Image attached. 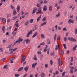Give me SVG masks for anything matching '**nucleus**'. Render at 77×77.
<instances>
[{
  "label": "nucleus",
  "mask_w": 77,
  "mask_h": 77,
  "mask_svg": "<svg viewBox=\"0 0 77 77\" xmlns=\"http://www.w3.org/2000/svg\"><path fill=\"white\" fill-rule=\"evenodd\" d=\"M24 43L26 42V44H30V40L28 39H26L24 40Z\"/></svg>",
  "instance_id": "f257e3e1"
},
{
  "label": "nucleus",
  "mask_w": 77,
  "mask_h": 77,
  "mask_svg": "<svg viewBox=\"0 0 77 77\" xmlns=\"http://www.w3.org/2000/svg\"><path fill=\"white\" fill-rule=\"evenodd\" d=\"M37 11V8H35L34 10L32 11V14H34Z\"/></svg>",
  "instance_id": "f03ea898"
},
{
  "label": "nucleus",
  "mask_w": 77,
  "mask_h": 77,
  "mask_svg": "<svg viewBox=\"0 0 77 77\" xmlns=\"http://www.w3.org/2000/svg\"><path fill=\"white\" fill-rule=\"evenodd\" d=\"M17 12H20V7L19 5H18L17 7Z\"/></svg>",
  "instance_id": "7ed1b4c3"
},
{
  "label": "nucleus",
  "mask_w": 77,
  "mask_h": 77,
  "mask_svg": "<svg viewBox=\"0 0 77 77\" xmlns=\"http://www.w3.org/2000/svg\"><path fill=\"white\" fill-rule=\"evenodd\" d=\"M37 65V63H35L32 64V68H35V67H36V66Z\"/></svg>",
  "instance_id": "20e7f679"
},
{
  "label": "nucleus",
  "mask_w": 77,
  "mask_h": 77,
  "mask_svg": "<svg viewBox=\"0 0 77 77\" xmlns=\"http://www.w3.org/2000/svg\"><path fill=\"white\" fill-rule=\"evenodd\" d=\"M47 9V6H45L43 9V11H45Z\"/></svg>",
  "instance_id": "39448f33"
},
{
  "label": "nucleus",
  "mask_w": 77,
  "mask_h": 77,
  "mask_svg": "<svg viewBox=\"0 0 77 77\" xmlns=\"http://www.w3.org/2000/svg\"><path fill=\"white\" fill-rule=\"evenodd\" d=\"M59 54H61V55H63L64 54V53H63V50H61L59 51Z\"/></svg>",
  "instance_id": "423d86ee"
},
{
  "label": "nucleus",
  "mask_w": 77,
  "mask_h": 77,
  "mask_svg": "<svg viewBox=\"0 0 77 77\" xmlns=\"http://www.w3.org/2000/svg\"><path fill=\"white\" fill-rule=\"evenodd\" d=\"M40 35L41 37V38L42 39H44L45 38V36L43 34H41Z\"/></svg>",
  "instance_id": "0eeeda50"
},
{
  "label": "nucleus",
  "mask_w": 77,
  "mask_h": 77,
  "mask_svg": "<svg viewBox=\"0 0 77 77\" xmlns=\"http://www.w3.org/2000/svg\"><path fill=\"white\" fill-rule=\"evenodd\" d=\"M42 12L41 11V9H39L38 10V11L37 12V14H42Z\"/></svg>",
  "instance_id": "6e6552de"
},
{
  "label": "nucleus",
  "mask_w": 77,
  "mask_h": 77,
  "mask_svg": "<svg viewBox=\"0 0 77 77\" xmlns=\"http://www.w3.org/2000/svg\"><path fill=\"white\" fill-rule=\"evenodd\" d=\"M38 35V32H35L32 36V38H35V36H37Z\"/></svg>",
  "instance_id": "1a4fd4ad"
},
{
  "label": "nucleus",
  "mask_w": 77,
  "mask_h": 77,
  "mask_svg": "<svg viewBox=\"0 0 77 77\" xmlns=\"http://www.w3.org/2000/svg\"><path fill=\"white\" fill-rule=\"evenodd\" d=\"M41 17H42V16L41 15H40L39 17H38L37 19V22H38V21H39V20H40V19L41 18Z\"/></svg>",
  "instance_id": "9d476101"
},
{
  "label": "nucleus",
  "mask_w": 77,
  "mask_h": 77,
  "mask_svg": "<svg viewBox=\"0 0 77 77\" xmlns=\"http://www.w3.org/2000/svg\"><path fill=\"white\" fill-rule=\"evenodd\" d=\"M29 66H26L24 68V69L25 71H26V72H27Z\"/></svg>",
  "instance_id": "9b49d317"
},
{
  "label": "nucleus",
  "mask_w": 77,
  "mask_h": 77,
  "mask_svg": "<svg viewBox=\"0 0 77 77\" xmlns=\"http://www.w3.org/2000/svg\"><path fill=\"white\" fill-rule=\"evenodd\" d=\"M71 41H72V42H76L77 41H76V40L74 38L72 37L71 38Z\"/></svg>",
  "instance_id": "f8f14e48"
},
{
  "label": "nucleus",
  "mask_w": 77,
  "mask_h": 77,
  "mask_svg": "<svg viewBox=\"0 0 77 77\" xmlns=\"http://www.w3.org/2000/svg\"><path fill=\"white\" fill-rule=\"evenodd\" d=\"M46 24H47V21L42 23V24L41 25V26H44V25H45Z\"/></svg>",
  "instance_id": "ddd939ff"
},
{
  "label": "nucleus",
  "mask_w": 77,
  "mask_h": 77,
  "mask_svg": "<svg viewBox=\"0 0 77 77\" xmlns=\"http://www.w3.org/2000/svg\"><path fill=\"white\" fill-rule=\"evenodd\" d=\"M40 75L41 77H45V74L44 73H43V72H42L41 73Z\"/></svg>",
  "instance_id": "4468645a"
},
{
  "label": "nucleus",
  "mask_w": 77,
  "mask_h": 77,
  "mask_svg": "<svg viewBox=\"0 0 77 77\" xmlns=\"http://www.w3.org/2000/svg\"><path fill=\"white\" fill-rule=\"evenodd\" d=\"M2 30L4 32H5V26H3L2 27Z\"/></svg>",
  "instance_id": "2eb2a0df"
},
{
  "label": "nucleus",
  "mask_w": 77,
  "mask_h": 77,
  "mask_svg": "<svg viewBox=\"0 0 77 77\" xmlns=\"http://www.w3.org/2000/svg\"><path fill=\"white\" fill-rule=\"evenodd\" d=\"M58 48H59V45L58 44L56 45V48H55V50H58Z\"/></svg>",
  "instance_id": "dca6fc26"
},
{
  "label": "nucleus",
  "mask_w": 77,
  "mask_h": 77,
  "mask_svg": "<svg viewBox=\"0 0 77 77\" xmlns=\"http://www.w3.org/2000/svg\"><path fill=\"white\" fill-rule=\"evenodd\" d=\"M2 21L3 23H5L6 22V19H5V18H2Z\"/></svg>",
  "instance_id": "f3484780"
},
{
  "label": "nucleus",
  "mask_w": 77,
  "mask_h": 77,
  "mask_svg": "<svg viewBox=\"0 0 77 77\" xmlns=\"http://www.w3.org/2000/svg\"><path fill=\"white\" fill-rule=\"evenodd\" d=\"M21 58L22 60H25V57L24 55H22Z\"/></svg>",
  "instance_id": "a211bd4d"
},
{
  "label": "nucleus",
  "mask_w": 77,
  "mask_h": 77,
  "mask_svg": "<svg viewBox=\"0 0 77 77\" xmlns=\"http://www.w3.org/2000/svg\"><path fill=\"white\" fill-rule=\"evenodd\" d=\"M71 68L72 69L70 70V72L71 74H73V72H74L73 71V67H71Z\"/></svg>",
  "instance_id": "6ab92c4d"
},
{
  "label": "nucleus",
  "mask_w": 77,
  "mask_h": 77,
  "mask_svg": "<svg viewBox=\"0 0 77 77\" xmlns=\"http://www.w3.org/2000/svg\"><path fill=\"white\" fill-rule=\"evenodd\" d=\"M48 47V46L47 45H46V47L45 48V49L43 51L44 52H46V51H47V48Z\"/></svg>",
  "instance_id": "aec40b11"
},
{
  "label": "nucleus",
  "mask_w": 77,
  "mask_h": 77,
  "mask_svg": "<svg viewBox=\"0 0 77 77\" xmlns=\"http://www.w3.org/2000/svg\"><path fill=\"white\" fill-rule=\"evenodd\" d=\"M32 33H33V31L32 30H30L29 32H28V33L29 34V35H32Z\"/></svg>",
  "instance_id": "412c9836"
},
{
  "label": "nucleus",
  "mask_w": 77,
  "mask_h": 77,
  "mask_svg": "<svg viewBox=\"0 0 77 77\" xmlns=\"http://www.w3.org/2000/svg\"><path fill=\"white\" fill-rule=\"evenodd\" d=\"M33 59L34 60H37V58L36 57V55L34 56Z\"/></svg>",
  "instance_id": "4be33fe9"
},
{
  "label": "nucleus",
  "mask_w": 77,
  "mask_h": 77,
  "mask_svg": "<svg viewBox=\"0 0 77 77\" xmlns=\"http://www.w3.org/2000/svg\"><path fill=\"white\" fill-rule=\"evenodd\" d=\"M60 12H58V14L56 15L55 16L57 18H58L59 17H60Z\"/></svg>",
  "instance_id": "5701e85b"
},
{
  "label": "nucleus",
  "mask_w": 77,
  "mask_h": 77,
  "mask_svg": "<svg viewBox=\"0 0 77 77\" xmlns=\"http://www.w3.org/2000/svg\"><path fill=\"white\" fill-rule=\"evenodd\" d=\"M23 69V67H22L18 69V71H20L21 70Z\"/></svg>",
  "instance_id": "b1692460"
},
{
  "label": "nucleus",
  "mask_w": 77,
  "mask_h": 77,
  "mask_svg": "<svg viewBox=\"0 0 77 77\" xmlns=\"http://www.w3.org/2000/svg\"><path fill=\"white\" fill-rule=\"evenodd\" d=\"M17 14V11L15 10H14L13 11V15H15V14Z\"/></svg>",
  "instance_id": "393cba45"
},
{
  "label": "nucleus",
  "mask_w": 77,
  "mask_h": 77,
  "mask_svg": "<svg viewBox=\"0 0 77 77\" xmlns=\"http://www.w3.org/2000/svg\"><path fill=\"white\" fill-rule=\"evenodd\" d=\"M50 62L51 66H52V65H53V60H51Z\"/></svg>",
  "instance_id": "a878e982"
},
{
  "label": "nucleus",
  "mask_w": 77,
  "mask_h": 77,
  "mask_svg": "<svg viewBox=\"0 0 77 77\" xmlns=\"http://www.w3.org/2000/svg\"><path fill=\"white\" fill-rule=\"evenodd\" d=\"M59 63L60 66H61L62 65V61H61L60 62H59Z\"/></svg>",
  "instance_id": "bb28decb"
},
{
  "label": "nucleus",
  "mask_w": 77,
  "mask_h": 77,
  "mask_svg": "<svg viewBox=\"0 0 77 77\" xmlns=\"http://www.w3.org/2000/svg\"><path fill=\"white\" fill-rule=\"evenodd\" d=\"M51 55L52 56H53L54 55V52H52L51 53Z\"/></svg>",
  "instance_id": "cd10ccee"
},
{
  "label": "nucleus",
  "mask_w": 77,
  "mask_h": 77,
  "mask_svg": "<svg viewBox=\"0 0 77 77\" xmlns=\"http://www.w3.org/2000/svg\"><path fill=\"white\" fill-rule=\"evenodd\" d=\"M29 21H27L25 23V26H27V24H29Z\"/></svg>",
  "instance_id": "c85d7f7f"
},
{
  "label": "nucleus",
  "mask_w": 77,
  "mask_h": 77,
  "mask_svg": "<svg viewBox=\"0 0 77 77\" xmlns=\"http://www.w3.org/2000/svg\"><path fill=\"white\" fill-rule=\"evenodd\" d=\"M52 6H51L49 7V10L50 11H52Z\"/></svg>",
  "instance_id": "c756f323"
},
{
  "label": "nucleus",
  "mask_w": 77,
  "mask_h": 77,
  "mask_svg": "<svg viewBox=\"0 0 77 77\" xmlns=\"http://www.w3.org/2000/svg\"><path fill=\"white\" fill-rule=\"evenodd\" d=\"M57 36V34H55L54 35V41H55L56 40V36Z\"/></svg>",
  "instance_id": "7c9ffc66"
},
{
  "label": "nucleus",
  "mask_w": 77,
  "mask_h": 77,
  "mask_svg": "<svg viewBox=\"0 0 77 77\" xmlns=\"http://www.w3.org/2000/svg\"><path fill=\"white\" fill-rule=\"evenodd\" d=\"M12 33L14 36H15L16 35V32L14 31L12 32Z\"/></svg>",
  "instance_id": "2f4dec72"
},
{
  "label": "nucleus",
  "mask_w": 77,
  "mask_h": 77,
  "mask_svg": "<svg viewBox=\"0 0 77 77\" xmlns=\"http://www.w3.org/2000/svg\"><path fill=\"white\" fill-rule=\"evenodd\" d=\"M23 39L21 38H19L18 39V41L20 42H22L23 41Z\"/></svg>",
  "instance_id": "473e14b6"
},
{
  "label": "nucleus",
  "mask_w": 77,
  "mask_h": 77,
  "mask_svg": "<svg viewBox=\"0 0 77 77\" xmlns=\"http://www.w3.org/2000/svg\"><path fill=\"white\" fill-rule=\"evenodd\" d=\"M66 73V72L64 71L62 73V76H64L65 75V73Z\"/></svg>",
  "instance_id": "72a5a7b5"
},
{
  "label": "nucleus",
  "mask_w": 77,
  "mask_h": 77,
  "mask_svg": "<svg viewBox=\"0 0 77 77\" xmlns=\"http://www.w3.org/2000/svg\"><path fill=\"white\" fill-rule=\"evenodd\" d=\"M46 20V17H45L42 19V21L43 22L45 21Z\"/></svg>",
  "instance_id": "f704fd0d"
},
{
  "label": "nucleus",
  "mask_w": 77,
  "mask_h": 77,
  "mask_svg": "<svg viewBox=\"0 0 77 77\" xmlns=\"http://www.w3.org/2000/svg\"><path fill=\"white\" fill-rule=\"evenodd\" d=\"M75 34H77V28H76L75 29Z\"/></svg>",
  "instance_id": "c9c22d12"
},
{
  "label": "nucleus",
  "mask_w": 77,
  "mask_h": 77,
  "mask_svg": "<svg viewBox=\"0 0 77 77\" xmlns=\"http://www.w3.org/2000/svg\"><path fill=\"white\" fill-rule=\"evenodd\" d=\"M33 21V19H31L30 20V23H32Z\"/></svg>",
  "instance_id": "e433bc0d"
},
{
  "label": "nucleus",
  "mask_w": 77,
  "mask_h": 77,
  "mask_svg": "<svg viewBox=\"0 0 77 77\" xmlns=\"http://www.w3.org/2000/svg\"><path fill=\"white\" fill-rule=\"evenodd\" d=\"M11 46H12V44H11L9 45L8 47H7V48H9L11 47Z\"/></svg>",
  "instance_id": "4c0bfd02"
},
{
  "label": "nucleus",
  "mask_w": 77,
  "mask_h": 77,
  "mask_svg": "<svg viewBox=\"0 0 77 77\" xmlns=\"http://www.w3.org/2000/svg\"><path fill=\"white\" fill-rule=\"evenodd\" d=\"M63 46L64 48L65 49H66V44H63Z\"/></svg>",
  "instance_id": "58836bf2"
},
{
  "label": "nucleus",
  "mask_w": 77,
  "mask_h": 77,
  "mask_svg": "<svg viewBox=\"0 0 77 77\" xmlns=\"http://www.w3.org/2000/svg\"><path fill=\"white\" fill-rule=\"evenodd\" d=\"M15 26H16V27H19V26L18 25V23H16L15 24Z\"/></svg>",
  "instance_id": "ea45409f"
},
{
  "label": "nucleus",
  "mask_w": 77,
  "mask_h": 77,
  "mask_svg": "<svg viewBox=\"0 0 77 77\" xmlns=\"http://www.w3.org/2000/svg\"><path fill=\"white\" fill-rule=\"evenodd\" d=\"M29 36H30V34L28 32V33L27 34L26 37L27 38H29Z\"/></svg>",
  "instance_id": "a19ab883"
},
{
  "label": "nucleus",
  "mask_w": 77,
  "mask_h": 77,
  "mask_svg": "<svg viewBox=\"0 0 77 77\" xmlns=\"http://www.w3.org/2000/svg\"><path fill=\"white\" fill-rule=\"evenodd\" d=\"M15 77H18L20 76V75L18 74H16L15 75Z\"/></svg>",
  "instance_id": "79ce46f5"
},
{
  "label": "nucleus",
  "mask_w": 77,
  "mask_h": 77,
  "mask_svg": "<svg viewBox=\"0 0 77 77\" xmlns=\"http://www.w3.org/2000/svg\"><path fill=\"white\" fill-rule=\"evenodd\" d=\"M11 9H14L15 8L14 7H13V6H12V5H11Z\"/></svg>",
  "instance_id": "37998d69"
},
{
  "label": "nucleus",
  "mask_w": 77,
  "mask_h": 77,
  "mask_svg": "<svg viewBox=\"0 0 77 77\" xmlns=\"http://www.w3.org/2000/svg\"><path fill=\"white\" fill-rule=\"evenodd\" d=\"M45 45V42H42V43H41V44H40V45Z\"/></svg>",
  "instance_id": "c03bdc74"
},
{
  "label": "nucleus",
  "mask_w": 77,
  "mask_h": 77,
  "mask_svg": "<svg viewBox=\"0 0 77 77\" xmlns=\"http://www.w3.org/2000/svg\"><path fill=\"white\" fill-rule=\"evenodd\" d=\"M37 54H41V51H38Z\"/></svg>",
  "instance_id": "a18cd8bd"
},
{
  "label": "nucleus",
  "mask_w": 77,
  "mask_h": 77,
  "mask_svg": "<svg viewBox=\"0 0 77 77\" xmlns=\"http://www.w3.org/2000/svg\"><path fill=\"white\" fill-rule=\"evenodd\" d=\"M73 60H74V59H73V57H72L71 58V61L72 62V61H73Z\"/></svg>",
  "instance_id": "49530a36"
},
{
  "label": "nucleus",
  "mask_w": 77,
  "mask_h": 77,
  "mask_svg": "<svg viewBox=\"0 0 77 77\" xmlns=\"http://www.w3.org/2000/svg\"><path fill=\"white\" fill-rule=\"evenodd\" d=\"M57 40H60V36H58L57 37Z\"/></svg>",
  "instance_id": "de8ad7c7"
},
{
  "label": "nucleus",
  "mask_w": 77,
  "mask_h": 77,
  "mask_svg": "<svg viewBox=\"0 0 77 77\" xmlns=\"http://www.w3.org/2000/svg\"><path fill=\"white\" fill-rule=\"evenodd\" d=\"M71 23V19H70V20H69L68 21V23L69 24H70Z\"/></svg>",
  "instance_id": "09e8293b"
},
{
  "label": "nucleus",
  "mask_w": 77,
  "mask_h": 77,
  "mask_svg": "<svg viewBox=\"0 0 77 77\" xmlns=\"http://www.w3.org/2000/svg\"><path fill=\"white\" fill-rule=\"evenodd\" d=\"M17 17L15 16L14 17H13V20H15V19H17Z\"/></svg>",
  "instance_id": "8fccbe9b"
},
{
  "label": "nucleus",
  "mask_w": 77,
  "mask_h": 77,
  "mask_svg": "<svg viewBox=\"0 0 77 77\" xmlns=\"http://www.w3.org/2000/svg\"><path fill=\"white\" fill-rule=\"evenodd\" d=\"M6 59V57L2 59V61H4V60H5Z\"/></svg>",
  "instance_id": "3c124183"
},
{
  "label": "nucleus",
  "mask_w": 77,
  "mask_h": 77,
  "mask_svg": "<svg viewBox=\"0 0 77 77\" xmlns=\"http://www.w3.org/2000/svg\"><path fill=\"white\" fill-rule=\"evenodd\" d=\"M11 15V14H8V16H7V18H9L10 17Z\"/></svg>",
  "instance_id": "603ef678"
},
{
  "label": "nucleus",
  "mask_w": 77,
  "mask_h": 77,
  "mask_svg": "<svg viewBox=\"0 0 77 77\" xmlns=\"http://www.w3.org/2000/svg\"><path fill=\"white\" fill-rule=\"evenodd\" d=\"M18 40H17L16 42H14V45H15V44H16L17 43H18Z\"/></svg>",
  "instance_id": "864d4df0"
},
{
  "label": "nucleus",
  "mask_w": 77,
  "mask_h": 77,
  "mask_svg": "<svg viewBox=\"0 0 77 77\" xmlns=\"http://www.w3.org/2000/svg\"><path fill=\"white\" fill-rule=\"evenodd\" d=\"M10 21H11V19H8L7 20V23H9V22H10Z\"/></svg>",
  "instance_id": "5fc2aeb1"
},
{
  "label": "nucleus",
  "mask_w": 77,
  "mask_h": 77,
  "mask_svg": "<svg viewBox=\"0 0 77 77\" xmlns=\"http://www.w3.org/2000/svg\"><path fill=\"white\" fill-rule=\"evenodd\" d=\"M63 31H66V27L64 28L63 29Z\"/></svg>",
  "instance_id": "6e6d98bb"
},
{
  "label": "nucleus",
  "mask_w": 77,
  "mask_h": 77,
  "mask_svg": "<svg viewBox=\"0 0 77 77\" xmlns=\"http://www.w3.org/2000/svg\"><path fill=\"white\" fill-rule=\"evenodd\" d=\"M58 62H61V61H60V58H59L58 59Z\"/></svg>",
  "instance_id": "4d7b16f0"
},
{
  "label": "nucleus",
  "mask_w": 77,
  "mask_h": 77,
  "mask_svg": "<svg viewBox=\"0 0 77 77\" xmlns=\"http://www.w3.org/2000/svg\"><path fill=\"white\" fill-rule=\"evenodd\" d=\"M7 66H8L7 65H5V66H4L3 68L4 69H5V68H6V67H7Z\"/></svg>",
  "instance_id": "13d9d810"
},
{
  "label": "nucleus",
  "mask_w": 77,
  "mask_h": 77,
  "mask_svg": "<svg viewBox=\"0 0 77 77\" xmlns=\"http://www.w3.org/2000/svg\"><path fill=\"white\" fill-rule=\"evenodd\" d=\"M17 50V48H16L14 49L13 50V51H16V50Z\"/></svg>",
  "instance_id": "bf43d9fd"
},
{
  "label": "nucleus",
  "mask_w": 77,
  "mask_h": 77,
  "mask_svg": "<svg viewBox=\"0 0 77 77\" xmlns=\"http://www.w3.org/2000/svg\"><path fill=\"white\" fill-rule=\"evenodd\" d=\"M27 73L26 74L23 75V77H26L27 75Z\"/></svg>",
  "instance_id": "052dcab7"
},
{
  "label": "nucleus",
  "mask_w": 77,
  "mask_h": 77,
  "mask_svg": "<svg viewBox=\"0 0 77 77\" xmlns=\"http://www.w3.org/2000/svg\"><path fill=\"white\" fill-rule=\"evenodd\" d=\"M38 74L37 73V74H35V77H38Z\"/></svg>",
  "instance_id": "680f3d73"
},
{
  "label": "nucleus",
  "mask_w": 77,
  "mask_h": 77,
  "mask_svg": "<svg viewBox=\"0 0 77 77\" xmlns=\"http://www.w3.org/2000/svg\"><path fill=\"white\" fill-rule=\"evenodd\" d=\"M33 77V74H31L30 75L29 77Z\"/></svg>",
  "instance_id": "e2e57ef3"
},
{
  "label": "nucleus",
  "mask_w": 77,
  "mask_h": 77,
  "mask_svg": "<svg viewBox=\"0 0 77 77\" xmlns=\"http://www.w3.org/2000/svg\"><path fill=\"white\" fill-rule=\"evenodd\" d=\"M45 67L47 68L48 67V65L47 64H46L45 65Z\"/></svg>",
  "instance_id": "0e129e2a"
},
{
  "label": "nucleus",
  "mask_w": 77,
  "mask_h": 77,
  "mask_svg": "<svg viewBox=\"0 0 77 77\" xmlns=\"http://www.w3.org/2000/svg\"><path fill=\"white\" fill-rule=\"evenodd\" d=\"M9 50L10 51H13V48L11 49V48H10L9 49Z\"/></svg>",
  "instance_id": "69168bd1"
},
{
  "label": "nucleus",
  "mask_w": 77,
  "mask_h": 77,
  "mask_svg": "<svg viewBox=\"0 0 77 77\" xmlns=\"http://www.w3.org/2000/svg\"><path fill=\"white\" fill-rule=\"evenodd\" d=\"M2 42L3 43H5V42H6V40H3L2 41Z\"/></svg>",
  "instance_id": "338daca9"
},
{
  "label": "nucleus",
  "mask_w": 77,
  "mask_h": 77,
  "mask_svg": "<svg viewBox=\"0 0 77 77\" xmlns=\"http://www.w3.org/2000/svg\"><path fill=\"white\" fill-rule=\"evenodd\" d=\"M36 6H37L38 8H39V4H37L36 5Z\"/></svg>",
  "instance_id": "774afa93"
}]
</instances>
